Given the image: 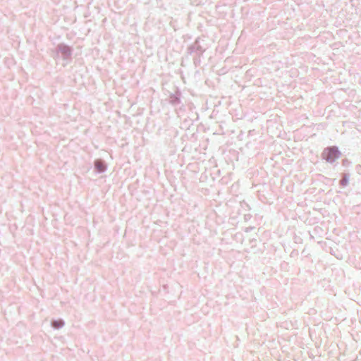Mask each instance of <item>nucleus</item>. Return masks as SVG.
I'll return each mask as SVG.
<instances>
[{
  "instance_id": "obj_2",
  "label": "nucleus",
  "mask_w": 361,
  "mask_h": 361,
  "mask_svg": "<svg viewBox=\"0 0 361 361\" xmlns=\"http://www.w3.org/2000/svg\"><path fill=\"white\" fill-rule=\"evenodd\" d=\"M95 166L98 169L99 171H102L104 170V166L100 161H97L95 164Z\"/></svg>"
},
{
  "instance_id": "obj_1",
  "label": "nucleus",
  "mask_w": 361,
  "mask_h": 361,
  "mask_svg": "<svg viewBox=\"0 0 361 361\" xmlns=\"http://www.w3.org/2000/svg\"><path fill=\"white\" fill-rule=\"evenodd\" d=\"M339 154L338 149L336 147L328 148L324 152L325 159L330 162L337 159L339 157Z\"/></svg>"
}]
</instances>
